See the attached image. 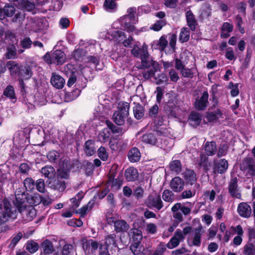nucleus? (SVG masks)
<instances>
[{"mask_svg": "<svg viewBox=\"0 0 255 255\" xmlns=\"http://www.w3.org/2000/svg\"><path fill=\"white\" fill-rule=\"evenodd\" d=\"M241 170L246 172L247 178H251L255 176V161L252 157H246L244 158L240 166Z\"/></svg>", "mask_w": 255, "mask_h": 255, "instance_id": "obj_6", "label": "nucleus"}, {"mask_svg": "<svg viewBox=\"0 0 255 255\" xmlns=\"http://www.w3.org/2000/svg\"><path fill=\"white\" fill-rule=\"evenodd\" d=\"M131 52L134 57H140V59L143 55H145L148 53L146 48H144V47L140 48L136 45L133 46L131 50Z\"/></svg>", "mask_w": 255, "mask_h": 255, "instance_id": "obj_39", "label": "nucleus"}, {"mask_svg": "<svg viewBox=\"0 0 255 255\" xmlns=\"http://www.w3.org/2000/svg\"><path fill=\"white\" fill-rule=\"evenodd\" d=\"M183 177L185 184L186 185H190L191 186L195 185L197 183V176L194 171L190 169H186L183 173Z\"/></svg>", "mask_w": 255, "mask_h": 255, "instance_id": "obj_12", "label": "nucleus"}, {"mask_svg": "<svg viewBox=\"0 0 255 255\" xmlns=\"http://www.w3.org/2000/svg\"><path fill=\"white\" fill-rule=\"evenodd\" d=\"M228 149L229 146L227 144L224 143L220 144L217 154V157L220 158L225 156L227 154Z\"/></svg>", "mask_w": 255, "mask_h": 255, "instance_id": "obj_56", "label": "nucleus"}, {"mask_svg": "<svg viewBox=\"0 0 255 255\" xmlns=\"http://www.w3.org/2000/svg\"><path fill=\"white\" fill-rule=\"evenodd\" d=\"M166 24L165 19H160L157 20L155 23L152 25L151 29L155 31H159Z\"/></svg>", "mask_w": 255, "mask_h": 255, "instance_id": "obj_54", "label": "nucleus"}, {"mask_svg": "<svg viewBox=\"0 0 255 255\" xmlns=\"http://www.w3.org/2000/svg\"><path fill=\"white\" fill-rule=\"evenodd\" d=\"M23 184L25 187V190L30 191L34 189L35 182L32 178L27 177L24 180Z\"/></svg>", "mask_w": 255, "mask_h": 255, "instance_id": "obj_49", "label": "nucleus"}, {"mask_svg": "<svg viewBox=\"0 0 255 255\" xmlns=\"http://www.w3.org/2000/svg\"><path fill=\"white\" fill-rule=\"evenodd\" d=\"M169 169L171 172H175L178 174L182 169V165L179 160L172 161L169 164Z\"/></svg>", "mask_w": 255, "mask_h": 255, "instance_id": "obj_41", "label": "nucleus"}, {"mask_svg": "<svg viewBox=\"0 0 255 255\" xmlns=\"http://www.w3.org/2000/svg\"><path fill=\"white\" fill-rule=\"evenodd\" d=\"M32 44V41L29 37L24 38L20 41V45L23 49H29Z\"/></svg>", "mask_w": 255, "mask_h": 255, "instance_id": "obj_63", "label": "nucleus"}, {"mask_svg": "<svg viewBox=\"0 0 255 255\" xmlns=\"http://www.w3.org/2000/svg\"><path fill=\"white\" fill-rule=\"evenodd\" d=\"M128 157L131 162H136L140 159L141 153L139 149L136 147H132L128 152Z\"/></svg>", "mask_w": 255, "mask_h": 255, "instance_id": "obj_27", "label": "nucleus"}, {"mask_svg": "<svg viewBox=\"0 0 255 255\" xmlns=\"http://www.w3.org/2000/svg\"><path fill=\"white\" fill-rule=\"evenodd\" d=\"M66 55L61 50H56L52 53V59L53 60L54 64L57 65H62L65 62Z\"/></svg>", "mask_w": 255, "mask_h": 255, "instance_id": "obj_23", "label": "nucleus"}, {"mask_svg": "<svg viewBox=\"0 0 255 255\" xmlns=\"http://www.w3.org/2000/svg\"><path fill=\"white\" fill-rule=\"evenodd\" d=\"M202 227L201 225L199 226L197 228L194 230L195 235L192 240V245L197 247H200L201 245V230Z\"/></svg>", "mask_w": 255, "mask_h": 255, "instance_id": "obj_38", "label": "nucleus"}, {"mask_svg": "<svg viewBox=\"0 0 255 255\" xmlns=\"http://www.w3.org/2000/svg\"><path fill=\"white\" fill-rule=\"evenodd\" d=\"M146 206L150 209L161 210L163 207V204L160 195H149L145 202Z\"/></svg>", "mask_w": 255, "mask_h": 255, "instance_id": "obj_7", "label": "nucleus"}, {"mask_svg": "<svg viewBox=\"0 0 255 255\" xmlns=\"http://www.w3.org/2000/svg\"><path fill=\"white\" fill-rule=\"evenodd\" d=\"M116 235L115 234H110L106 238V241L104 244L102 245H106L107 248L109 249V247L113 245L114 247L117 246L116 244Z\"/></svg>", "mask_w": 255, "mask_h": 255, "instance_id": "obj_50", "label": "nucleus"}, {"mask_svg": "<svg viewBox=\"0 0 255 255\" xmlns=\"http://www.w3.org/2000/svg\"><path fill=\"white\" fill-rule=\"evenodd\" d=\"M3 96H4L11 100H16V97L13 86L11 85H7L3 90L2 97Z\"/></svg>", "mask_w": 255, "mask_h": 255, "instance_id": "obj_36", "label": "nucleus"}, {"mask_svg": "<svg viewBox=\"0 0 255 255\" xmlns=\"http://www.w3.org/2000/svg\"><path fill=\"white\" fill-rule=\"evenodd\" d=\"M59 156V153L54 150L49 151L47 154V158L52 162H55Z\"/></svg>", "mask_w": 255, "mask_h": 255, "instance_id": "obj_64", "label": "nucleus"}, {"mask_svg": "<svg viewBox=\"0 0 255 255\" xmlns=\"http://www.w3.org/2000/svg\"><path fill=\"white\" fill-rule=\"evenodd\" d=\"M41 172L49 179H53L56 176L54 168L51 165H45L41 168Z\"/></svg>", "mask_w": 255, "mask_h": 255, "instance_id": "obj_29", "label": "nucleus"}, {"mask_svg": "<svg viewBox=\"0 0 255 255\" xmlns=\"http://www.w3.org/2000/svg\"><path fill=\"white\" fill-rule=\"evenodd\" d=\"M138 176L137 169L133 167H130L125 171V177L127 181H135L138 179Z\"/></svg>", "mask_w": 255, "mask_h": 255, "instance_id": "obj_20", "label": "nucleus"}, {"mask_svg": "<svg viewBox=\"0 0 255 255\" xmlns=\"http://www.w3.org/2000/svg\"><path fill=\"white\" fill-rule=\"evenodd\" d=\"M9 1L18 8L28 11H31L35 8V4L28 0H9Z\"/></svg>", "mask_w": 255, "mask_h": 255, "instance_id": "obj_11", "label": "nucleus"}, {"mask_svg": "<svg viewBox=\"0 0 255 255\" xmlns=\"http://www.w3.org/2000/svg\"><path fill=\"white\" fill-rule=\"evenodd\" d=\"M48 184L51 188L59 192L64 191L66 188L65 181L58 178L50 181Z\"/></svg>", "mask_w": 255, "mask_h": 255, "instance_id": "obj_24", "label": "nucleus"}, {"mask_svg": "<svg viewBox=\"0 0 255 255\" xmlns=\"http://www.w3.org/2000/svg\"><path fill=\"white\" fill-rule=\"evenodd\" d=\"M50 82L54 87L58 89H62L65 84L64 79L60 75L55 74H53Z\"/></svg>", "mask_w": 255, "mask_h": 255, "instance_id": "obj_25", "label": "nucleus"}, {"mask_svg": "<svg viewBox=\"0 0 255 255\" xmlns=\"http://www.w3.org/2000/svg\"><path fill=\"white\" fill-rule=\"evenodd\" d=\"M141 141L145 143L158 146L159 142L156 136L152 133H146L141 137Z\"/></svg>", "mask_w": 255, "mask_h": 255, "instance_id": "obj_22", "label": "nucleus"}, {"mask_svg": "<svg viewBox=\"0 0 255 255\" xmlns=\"http://www.w3.org/2000/svg\"><path fill=\"white\" fill-rule=\"evenodd\" d=\"M235 20L236 23V26L237 28L242 34H244L245 32V30L244 27L242 26L243 21L241 16L239 14L237 15Z\"/></svg>", "mask_w": 255, "mask_h": 255, "instance_id": "obj_58", "label": "nucleus"}, {"mask_svg": "<svg viewBox=\"0 0 255 255\" xmlns=\"http://www.w3.org/2000/svg\"><path fill=\"white\" fill-rule=\"evenodd\" d=\"M122 181L117 178H108L107 184L108 187H110L111 189H119L122 185Z\"/></svg>", "mask_w": 255, "mask_h": 255, "instance_id": "obj_45", "label": "nucleus"}, {"mask_svg": "<svg viewBox=\"0 0 255 255\" xmlns=\"http://www.w3.org/2000/svg\"><path fill=\"white\" fill-rule=\"evenodd\" d=\"M115 230L117 233L127 232L129 229V226L124 220H118L114 222Z\"/></svg>", "mask_w": 255, "mask_h": 255, "instance_id": "obj_26", "label": "nucleus"}, {"mask_svg": "<svg viewBox=\"0 0 255 255\" xmlns=\"http://www.w3.org/2000/svg\"><path fill=\"white\" fill-rule=\"evenodd\" d=\"M85 85L80 87L78 84H76L75 88L72 91L65 90V101L67 102H71L75 100L80 94L81 90L85 87Z\"/></svg>", "mask_w": 255, "mask_h": 255, "instance_id": "obj_10", "label": "nucleus"}, {"mask_svg": "<svg viewBox=\"0 0 255 255\" xmlns=\"http://www.w3.org/2000/svg\"><path fill=\"white\" fill-rule=\"evenodd\" d=\"M15 217V209L9 200L6 198H0V225L7 222L9 218L13 219Z\"/></svg>", "mask_w": 255, "mask_h": 255, "instance_id": "obj_4", "label": "nucleus"}, {"mask_svg": "<svg viewBox=\"0 0 255 255\" xmlns=\"http://www.w3.org/2000/svg\"><path fill=\"white\" fill-rule=\"evenodd\" d=\"M63 165V168H59L57 170V178L61 180L63 179H69L70 172L72 169L71 166L68 165L67 160H64Z\"/></svg>", "mask_w": 255, "mask_h": 255, "instance_id": "obj_17", "label": "nucleus"}, {"mask_svg": "<svg viewBox=\"0 0 255 255\" xmlns=\"http://www.w3.org/2000/svg\"><path fill=\"white\" fill-rule=\"evenodd\" d=\"M15 11L14 6L9 3H6L4 6L0 4V19L3 20L7 17H11Z\"/></svg>", "mask_w": 255, "mask_h": 255, "instance_id": "obj_15", "label": "nucleus"}, {"mask_svg": "<svg viewBox=\"0 0 255 255\" xmlns=\"http://www.w3.org/2000/svg\"><path fill=\"white\" fill-rule=\"evenodd\" d=\"M245 255H255V246L253 243H248L244 247Z\"/></svg>", "mask_w": 255, "mask_h": 255, "instance_id": "obj_52", "label": "nucleus"}, {"mask_svg": "<svg viewBox=\"0 0 255 255\" xmlns=\"http://www.w3.org/2000/svg\"><path fill=\"white\" fill-rule=\"evenodd\" d=\"M106 124L108 128L111 130V132L114 134L124 133L126 130H123V128H122L117 127L109 120H107L106 122Z\"/></svg>", "mask_w": 255, "mask_h": 255, "instance_id": "obj_44", "label": "nucleus"}, {"mask_svg": "<svg viewBox=\"0 0 255 255\" xmlns=\"http://www.w3.org/2000/svg\"><path fill=\"white\" fill-rule=\"evenodd\" d=\"M69 166H71L72 169H74L75 171L80 172L81 169H83V162L81 163L78 160L73 161L72 163L68 161Z\"/></svg>", "mask_w": 255, "mask_h": 255, "instance_id": "obj_59", "label": "nucleus"}, {"mask_svg": "<svg viewBox=\"0 0 255 255\" xmlns=\"http://www.w3.org/2000/svg\"><path fill=\"white\" fill-rule=\"evenodd\" d=\"M133 108V113L134 117L138 120H141L144 116L145 109L144 106L139 103L135 104Z\"/></svg>", "mask_w": 255, "mask_h": 255, "instance_id": "obj_32", "label": "nucleus"}, {"mask_svg": "<svg viewBox=\"0 0 255 255\" xmlns=\"http://www.w3.org/2000/svg\"><path fill=\"white\" fill-rule=\"evenodd\" d=\"M213 164V172L214 174L225 173L229 167L228 162L225 158L214 160Z\"/></svg>", "mask_w": 255, "mask_h": 255, "instance_id": "obj_9", "label": "nucleus"}, {"mask_svg": "<svg viewBox=\"0 0 255 255\" xmlns=\"http://www.w3.org/2000/svg\"><path fill=\"white\" fill-rule=\"evenodd\" d=\"M185 186V182L183 179L179 176L173 178L170 181L169 186L174 192L179 193L182 191Z\"/></svg>", "mask_w": 255, "mask_h": 255, "instance_id": "obj_13", "label": "nucleus"}, {"mask_svg": "<svg viewBox=\"0 0 255 255\" xmlns=\"http://www.w3.org/2000/svg\"><path fill=\"white\" fill-rule=\"evenodd\" d=\"M237 212L241 217L249 218L252 215V208L248 203L241 202L238 204Z\"/></svg>", "mask_w": 255, "mask_h": 255, "instance_id": "obj_14", "label": "nucleus"}, {"mask_svg": "<svg viewBox=\"0 0 255 255\" xmlns=\"http://www.w3.org/2000/svg\"><path fill=\"white\" fill-rule=\"evenodd\" d=\"M40 249L41 253L44 255H49L55 251L53 243L48 239L44 240L41 243Z\"/></svg>", "mask_w": 255, "mask_h": 255, "instance_id": "obj_21", "label": "nucleus"}, {"mask_svg": "<svg viewBox=\"0 0 255 255\" xmlns=\"http://www.w3.org/2000/svg\"><path fill=\"white\" fill-rule=\"evenodd\" d=\"M92 239L88 240L86 238H83L81 240L82 248L86 254H89L90 252V242Z\"/></svg>", "mask_w": 255, "mask_h": 255, "instance_id": "obj_55", "label": "nucleus"}, {"mask_svg": "<svg viewBox=\"0 0 255 255\" xmlns=\"http://www.w3.org/2000/svg\"><path fill=\"white\" fill-rule=\"evenodd\" d=\"M190 37V31L187 27H183L181 29L179 35V40L182 43L187 42Z\"/></svg>", "mask_w": 255, "mask_h": 255, "instance_id": "obj_48", "label": "nucleus"}, {"mask_svg": "<svg viewBox=\"0 0 255 255\" xmlns=\"http://www.w3.org/2000/svg\"><path fill=\"white\" fill-rule=\"evenodd\" d=\"M35 187L40 193H44L45 191V185L43 179H39L35 182Z\"/></svg>", "mask_w": 255, "mask_h": 255, "instance_id": "obj_60", "label": "nucleus"}, {"mask_svg": "<svg viewBox=\"0 0 255 255\" xmlns=\"http://www.w3.org/2000/svg\"><path fill=\"white\" fill-rule=\"evenodd\" d=\"M76 249L73 245L66 244L62 248L61 255H74Z\"/></svg>", "mask_w": 255, "mask_h": 255, "instance_id": "obj_43", "label": "nucleus"}, {"mask_svg": "<svg viewBox=\"0 0 255 255\" xmlns=\"http://www.w3.org/2000/svg\"><path fill=\"white\" fill-rule=\"evenodd\" d=\"M96 142L92 139H88L83 145V151L87 156H91L96 152Z\"/></svg>", "mask_w": 255, "mask_h": 255, "instance_id": "obj_18", "label": "nucleus"}, {"mask_svg": "<svg viewBox=\"0 0 255 255\" xmlns=\"http://www.w3.org/2000/svg\"><path fill=\"white\" fill-rule=\"evenodd\" d=\"M4 56L6 59H15L17 58V50L13 44H9L7 46Z\"/></svg>", "mask_w": 255, "mask_h": 255, "instance_id": "obj_31", "label": "nucleus"}, {"mask_svg": "<svg viewBox=\"0 0 255 255\" xmlns=\"http://www.w3.org/2000/svg\"><path fill=\"white\" fill-rule=\"evenodd\" d=\"M85 55L86 51L84 49L82 48H78L74 50L72 56L76 61H82Z\"/></svg>", "mask_w": 255, "mask_h": 255, "instance_id": "obj_46", "label": "nucleus"}, {"mask_svg": "<svg viewBox=\"0 0 255 255\" xmlns=\"http://www.w3.org/2000/svg\"><path fill=\"white\" fill-rule=\"evenodd\" d=\"M209 94L207 91H204L201 97L197 98L194 103V107L197 110L203 111L207 107Z\"/></svg>", "mask_w": 255, "mask_h": 255, "instance_id": "obj_16", "label": "nucleus"}, {"mask_svg": "<svg viewBox=\"0 0 255 255\" xmlns=\"http://www.w3.org/2000/svg\"><path fill=\"white\" fill-rule=\"evenodd\" d=\"M7 66L10 76L17 79L21 93L22 95H25L26 85L24 81L32 77V66L27 63H20L13 60L8 61Z\"/></svg>", "mask_w": 255, "mask_h": 255, "instance_id": "obj_1", "label": "nucleus"}, {"mask_svg": "<svg viewBox=\"0 0 255 255\" xmlns=\"http://www.w3.org/2000/svg\"><path fill=\"white\" fill-rule=\"evenodd\" d=\"M200 187L199 184H196L195 185L191 186V188L183 191L181 193V197L182 199H188L194 196L196 194V190Z\"/></svg>", "mask_w": 255, "mask_h": 255, "instance_id": "obj_34", "label": "nucleus"}, {"mask_svg": "<svg viewBox=\"0 0 255 255\" xmlns=\"http://www.w3.org/2000/svg\"><path fill=\"white\" fill-rule=\"evenodd\" d=\"M155 92L156 93V101L158 104H160L161 101L163 98L164 90L163 88L157 87Z\"/></svg>", "mask_w": 255, "mask_h": 255, "instance_id": "obj_62", "label": "nucleus"}, {"mask_svg": "<svg viewBox=\"0 0 255 255\" xmlns=\"http://www.w3.org/2000/svg\"><path fill=\"white\" fill-rule=\"evenodd\" d=\"M186 18L187 25L192 31H194L198 23L195 15L191 10H188L186 13Z\"/></svg>", "mask_w": 255, "mask_h": 255, "instance_id": "obj_28", "label": "nucleus"}, {"mask_svg": "<svg viewBox=\"0 0 255 255\" xmlns=\"http://www.w3.org/2000/svg\"><path fill=\"white\" fill-rule=\"evenodd\" d=\"M218 84H214L211 88V91H212V94H211V97H212V101L213 103V106L212 107L214 108H215L216 106H217L218 104V98L217 96H216V93H217V88H218Z\"/></svg>", "mask_w": 255, "mask_h": 255, "instance_id": "obj_53", "label": "nucleus"}, {"mask_svg": "<svg viewBox=\"0 0 255 255\" xmlns=\"http://www.w3.org/2000/svg\"><path fill=\"white\" fill-rule=\"evenodd\" d=\"M83 170L86 176H89L93 174L94 165L91 162L85 160L83 161Z\"/></svg>", "mask_w": 255, "mask_h": 255, "instance_id": "obj_37", "label": "nucleus"}, {"mask_svg": "<svg viewBox=\"0 0 255 255\" xmlns=\"http://www.w3.org/2000/svg\"><path fill=\"white\" fill-rule=\"evenodd\" d=\"M139 69H143L142 76L145 80H148L154 76L155 73L160 70L158 62L152 59L148 53L141 58Z\"/></svg>", "mask_w": 255, "mask_h": 255, "instance_id": "obj_3", "label": "nucleus"}, {"mask_svg": "<svg viewBox=\"0 0 255 255\" xmlns=\"http://www.w3.org/2000/svg\"><path fill=\"white\" fill-rule=\"evenodd\" d=\"M238 182V178L231 175V179L228 184V191L232 198L240 199L242 197V194L239 190Z\"/></svg>", "mask_w": 255, "mask_h": 255, "instance_id": "obj_8", "label": "nucleus"}, {"mask_svg": "<svg viewBox=\"0 0 255 255\" xmlns=\"http://www.w3.org/2000/svg\"><path fill=\"white\" fill-rule=\"evenodd\" d=\"M223 113L221 110L217 109L213 112H208L206 114V119L208 122H216L222 117Z\"/></svg>", "mask_w": 255, "mask_h": 255, "instance_id": "obj_33", "label": "nucleus"}, {"mask_svg": "<svg viewBox=\"0 0 255 255\" xmlns=\"http://www.w3.org/2000/svg\"><path fill=\"white\" fill-rule=\"evenodd\" d=\"M130 241L131 244H139L142 239V232L141 230L133 228L130 230L128 233Z\"/></svg>", "mask_w": 255, "mask_h": 255, "instance_id": "obj_19", "label": "nucleus"}, {"mask_svg": "<svg viewBox=\"0 0 255 255\" xmlns=\"http://www.w3.org/2000/svg\"><path fill=\"white\" fill-rule=\"evenodd\" d=\"M22 237V234L21 232H18L15 236H14L11 240L10 243L8 245V248L10 249H13L18 242L21 240Z\"/></svg>", "mask_w": 255, "mask_h": 255, "instance_id": "obj_57", "label": "nucleus"}, {"mask_svg": "<svg viewBox=\"0 0 255 255\" xmlns=\"http://www.w3.org/2000/svg\"><path fill=\"white\" fill-rule=\"evenodd\" d=\"M204 150L208 156H212L217 152V144L215 141H207L204 145Z\"/></svg>", "mask_w": 255, "mask_h": 255, "instance_id": "obj_30", "label": "nucleus"}, {"mask_svg": "<svg viewBox=\"0 0 255 255\" xmlns=\"http://www.w3.org/2000/svg\"><path fill=\"white\" fill-rule=\"evenodd\" d=\"M130 105L126 102H121L118 104L117 110L113 115L114 122L118 126H123L125 123L126 119L129 116Z\"/></svg>", "mask_w": 255, "mask_h": 255, "instance_id": "obj_5", "label": "nucleus"}, {"mask_svg": "<svg viewBox=\"0 0 255 255\" xmlns=\"http://www.w3.org/2000/svg\"><path fill=\"white\" fill-rule=\"evenodd\" d=\"M15 199L13 201L12 206L19 212L24 211L27 206H36L41 203L42 197L39 194H34L33 195H29L27 193L24 188H18L15 192Z\"/></svg>", "mask_w": 255, "mask_h": 255, "instance_id": "obj_2", "label": "nucleus"}, {"mask_svg": "<svg viewBox=\"0 0 255 255\" xmlns=\"http://www.w3.org/2000/svg\"><path fill=\"white\" fill-rule=\"evenodd\" d=\"M25 247L26 250L31 254L36 252L39 248V245L33 241H28L25 245Z\"/></svg>", "mask_w": 255, "mask_h": 255, "instance_id": "obj_47", "label": "nucleus"}, {"mask_svg": "<svg viewBox=\"0 0 255 255\" xmlns=\"http://www.w3.org/2000/svg\"><path fill=\"white\" fill-rule=\"evenodd\" d=\"M98 157L104 161L107 160L109 157V153L106 148L101 146L97 150Z\"/></svg>", "mask_w": 255, "mask_h": 255, "instance_id": "obj_51", "label": "nucleus"}, {"mask_svg": "<svg viewBox=\"0 0 255 255\" xmlns=\"http://www.w3.org/2000/svg\"><path fill=\"white\" fill-rule=\"evenodd\" d=\"M88 62L94 64L97 70H102L103 68V64H100V57L97 55H94L88 57Z\"/></svg>", "mask_w": 255, "mask_h": 255, "instance_id": "obj_40", "label": "nucleus"}, {"mask_svg": "<svg viewBox=\"0 0 255 255\" xmlns=\"http://www.w3.org/2000/svg\"><path fill=\"white\" fill-rule=\"evenodd\" d=\"M175 108L176 106L173 99L169 100L164 106V110L165 112L172 116L175 114Z\"/></svg>", "mask_w": 255, "mask_h": 255, "instance_id": "obj_42", "label": "nucleus"}, {"mask_svg": "<svg viewBox=\"0 0 255 255\" xmlns=\"http://www.w3.org/2000/svg\"><path fill=\"white\" fill-rule=\"evenodd\" d=\"M202 120L201 114L197 112H192L190 114L189 121L190 124L195 127L200 125Z\"/></svg>", "mask_w": 255, "mask_h": 255, "instance_id": "obj_35", "label": "nucleus"}, {"mask_svg": "<svg viewBox=\"0 0 255 255\" xmlns=\"http://www.w3.org/2000/svg\"><path fill=\"white\" fill-rule=\"evenodd\" d=\"M173 196L172 192L168 189L164 190L162 193V199L166 202H172Z\"/></svg>", "mask_w": 255, "mask_h": 255, "instance_id": "obj_61", "label": "nucleus"}]
</instances>
